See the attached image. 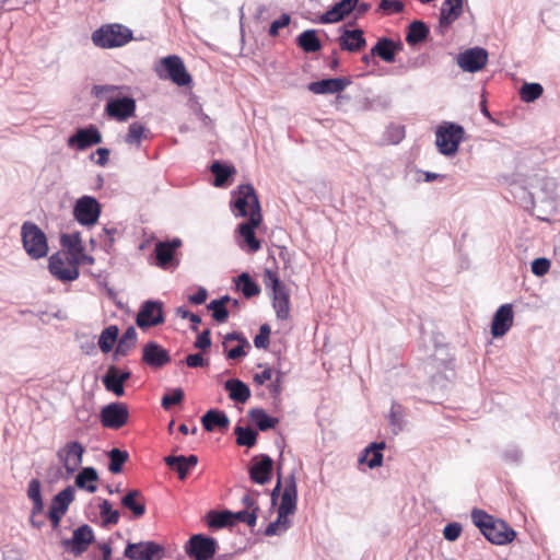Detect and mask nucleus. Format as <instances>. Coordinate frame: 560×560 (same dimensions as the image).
<instances>
[{
	"label": "nucleus",
	"instance_id": "34",
	"mask_svg": "<svg viewBox=\"0 0 560 560\" xmlns=\"http://www.w3.org/2000/svg\"><path fill=\"white\" fill-rule=\"evenodd\" d=\"M224 388L229 392L230 399L236 402L245 404L250 397L249 387L237 378L228 380L224 383Z\"/></svg>",
	"mask_w": 560,
	"mask_h": 560
},
{
	"label": "nucleus",
	"instance_id": "43",
	"mask_svg": "<svg viewBox=\"0 0 560 560\" xmlns=\"http://www.w3.org/2000/svg\"><path fill=\"white\" fill-rule=\"evenodd\" d=\"M296 43L305 52H316L322 48L315 30H306L301 33L296 38Z\"/></svg>",
	"mask_w": 560,
	"mask_h": 560
},
{
	"label": "nucleus",
	"instance_id": "61",
	"mask_svg": "<svg viewBox=\"0 0 560 560\" xmlns=\"http://www.w3.org/2000/svg\"><path fill=\"white\" fill-rule=\"evenodd\" d=\"M378 8L387 13H400L404 3L400 0H381Z\"/></svg>",
	"mask_w": 560,
	"mask_h": 560
},
{
	"label": "nucleus",
	"instance_id": "25",
	"mask_svg": "<svg viewBox=\"0 0 560 560\" xmlns=\"http://www.w3.org/2000/svg\"><path fill=\"white\" fill-rule=\"evenodd\" d=\"M339 31L340 36L338 37V43L342 50L354 52L365 47L366 40L362 30H348L347 27L341 26Z\"/></svg>",
	"mask_w": 560,
	"mask_h": 560
},
{
	"label": "nucleus",
	"instance_id": "4",
	"mask_svg": "<svg viewBox=\"0 0 560 560\" xmlns=\"http://www.w3.org/2000/svg\"><path fill=\"white\" fill-rule=\"evenodd\" d=\"M21 236L25 252L33 258L39 259L47 255L48 244L45 233L33 222L22 224Z\"/></svg>",
	"mask_w": 560,
	"mask_h": 560
},
{
	"label": "nucleus",
	"instance_id": "45",
	"mask_svg": "<svg viewBox=\"0 0 560 560\" xmlns=\"http://www.w3.org/2000/svg\"><path fill=\"white\" fill-rule=\"evenodd\" d=\"M150 130L142 124L136 121L129 125L125 142L130 145L140 147L142 139H147Z\"/></svg>",
	"mask_w": 560,
	"mask_h": 560
},
{
	"label": "nucleus",
	"instance_id": "51",
	"mask_svg": "<svg viewBox=\"0 0 560 560\" xmlns=\"http://www.w3.org/2000/svg\"><path fill=\"white\" fill-rule=\"evenodd\" d=\"M544 93L540 83H524L520 90L521 100L525 103H532L538 100Z\"/></svg>",
	"mask_w": 560,
	"mask_h": 560
},
{
	"label": "nucleus",
	"instance_id": "5",
	"mask_svg": "<svg viewBox=\"0 0 560 560\" xmlns=\"http://www.w3.org/2000/svg\"><path fill=\"white\" fill-rule=\"evenodd\" d=\"M155 72L161 79H168L178 86H185L191 82V75L186 70L182 58L176 55L161 59L155 66Z\"/></svg>",
	"mask_w": 560,
	"mask_h": 560
},
{
	"label": "nucleus",
	"instance_id": "56",
	"mask_svg": "<svg viewBox=\"0 0 560 560\" xmlns=\"http://www.w3.org/2000/svg\"><path fill=\"white\" fill-rule=\"evenodd\" d=\"M260 493L257 490H247L246 493L242 497V504L245 506L244 510H248L250 512H255L258 515L259 505L258 498Z\"/></svg>",
	"mask_w": 560,
	"mask_h": 560
},
{
	"label": "nucleus",
	"instance_id": "42",
	"mask_svg": "<svg viewBox=\"0 0 560 560\" xmlns=\"http://www.w3.org/2000/svg\"><path fill=\"white\" fill-rule=\"evenodd\" d=\"M430 31L427 24L422 21H413L410 23L408 27V33L406 35V42L415 46L427 39Z\"/></svg>",
	"mask_w": 560,
	"mask_h": 560
},
{
	"label": "nucleus",
	"instance_id": "35",
	"mask_svg": "<svg viewBox=\"0 0 560 560\" xmlns=\"http://www.w3.org/2000/svg\"><path fill=\"white\" fill-rule=\"evenodd\" d=\"M385 442H372L369 446L365 447L364 454L360 456V462L363 463L366 460V464L370 468H376L382 466L383 464V454L382 451L385 448Z\"/></svg>",
	"mask_w": 560,
	"mask_h": 560
},
{
	"label": "nucleus",
	"instance_id": "3",
	"mask_svg": "<svg viewBox=\"0 0 560 560\" xmlns=\"http://www.w3.org/2000/svg\"><path fill=\"white\" fill-rule=\"evenodd\" d=\"M465 135L464 128L455 122L444 121L435 131V144L443 155L452 156L458 151V145Z\"/></svg>",
	"mask_w": 560,
	"mask_h": 560
},
{
	"label": "nucleus",
	"instance_id": "16",
	"mask_svg": "<svg viewBox=\"0 0 560 560\" xmlns=\"http://www.w3.org/2000/svg\"><path fill=\"white\" fill-rule=\"evenodd\" d=\"M105 112L108 117L117 121H126L128 118L135 116L136 101L129 96L110 97L105 106Z\"/></svg>",
	"mask_w": 560,
	"mask_h": 560
},
{
	"label": "nucleus",
	"instance_id": "32",
	"mask_svg": "<svg viewBox=\"0 0 560 560\" xmlns=\"http://www.w3.org/2000/svg\"><path fill=\"white\" fill-rule=\"evenodd\" d=\"M74 493L72 486L66 487L52 498L48 512L65 515L74 500Z\"/></svg>",
	"mask_w": 560,
	"mask_h": 560
},
{
	"label": "nucleus",
	"instance_id": "9",
	"mask_svg": "<svg viewBox=\"0 0 560 560\" xmlns=\"http://www.w3.org/2000/svg\"><path fill=\"white\" fill-rule=\"evenodd\" d=\"M164 548L152 540L127 542L124 557L129 560H162Z\"/></svg>",
	"mask_w": 560,
	"mask_h": 560
},
{
	"label": "nucleus",
	"instance_id": "6",
	"mask_svg": "<svg viewBox=\"0 0 560 560\" xmlns=\"http://www.w3.org/2000/svg\"><path fill=\"white\" fill-rule=\"evenodd\" d=\"M49 272L59 281L70 282L78 279L80 271L77 259L67 253H56L49 257Z\"/></svg>",
	"mask_w": 560,
	"mask_h": 560
},
{
	"label": "nucleus",
	"instance_id": "40",
	"mask_svg": "<svg viewBox=\"0 0 560 560\" xmlns=\"http://www.w3.org/2000/svg\"><path fill=\"white\" fill-rule=\"evenodd\" d=\"M405 417H406L405 408L400 404L394 401L392 404V407H390V410H389V413L387 417L388 424L390 427L393 434H398L399 432H401L404 430L405 424H406Z\"/></svg>",
	"mask_w": 560,
	"mask_h": 560
},
{
	"label": "nucleus",
	"instance_id": "50",
	"mask_svg": "<svg viewBox=\"0 0 560 560\" xmlns=\"http://www.w3.org/2000/svg\"><path fill=\"white\" fill-rule=\"evenodd\" d=\"M109 465L108 470L113 474H119L122 470L124 464L128 460L129 454L119 448H112L108 452Z\"/></svg>",
	"mask_w": 560,
	"mask_h": 560
},
{
	"label": "nucleus",
	"instance_id": "2",
	"mask_svg": "<svg viewBox=\"0 0 560 560\" xmlns=\"http://www.w3.org/2000/svg\"><path fill=\"white\" fill-rule=\"evenodd\" d=\"M133 38L132 31L118 23L105 24L92 33V43L100 48L110 49L125 46Z\"/></svg>",
	"mask_w": 560,
	"mask_h": 560
},
{
	"label": "nucleus",
	"instance_id": "46",
	"mask_svg": "<svg viewBox=\"0 0 560 560\" xmlns=\"http://www.w3.org/2000/svg\"><path fill=\"white\" fill-rule=\"evenodd\" d=\"M231 301L229 295L221 296L220 299L212 300L207 308L212 312V317L218 323H224L229 317V311L225 306Z\"/></svg>",
	"mask_w": 560,
	"mask_h": 560
},
{
	"label": "nucleus",
	"instance_id": "11",
	"mask_svg": "<svg viewBox=\"0 0 560 560\" xmlns=\"http://www.w3.org/2000/svg\"><path fill=\"white\" fill-rule=\"evenodd\" d=\"M94 540V533L90 525L83 524L73 530L71 538L61 540L65 550L70 551L74 556L85 552Z\"/></svg>",
	"mask_w": 560,
	"mask_h": 560
},
{
	"label": "nucleus",
	"instance_id": "33",
	"mask_svg": "<svg viewBox=\"0 0 560 560\" xmlns=\"http://www.w3.org/2000/svg\"><path fill=\"white\" fill-rule=\"evenodd\" d=\"M121 505L132 512L135 518L145 513V504L141 492L137 489L129 490L121 499Z\"/></svg>",
	"mask_w": 560,
	"mask_h": 560
},
{
	"label": "nucleus",
	"instance_id": "18",
	"mask_svg": "<svg viewBox=\"0 0 560 560\" xmlns=\"http://www.w3.org/2000/svg\"><path fill=\"white\" fill-rule=\"evenodd\" d=\"M101 142L102 135L94 125H90L86 128H79L67 140V144L69 148H75L80 151L86 150L88 148L98 144Z\"/></svg>",
	"mask_w": 560,
	"mask_h": 560
},
{
	"label": "nucleus",
	"instance_id": "17",
	"mask_svg": "<svg viewBox=\"0 0 560 560\" xmlns=\"http://www.w3.org/2000/svg\"><path fill=\"white\" fill-rule=\"evenodd\" d=\"M163 304L158 301H145L136 318V323L140 328L158 326L164 323L162 311Z\"/></svg>",
	"mask_w": 560,
	"mask_h": 560
},
{
	"label": "nucleus",
	"instance_id": "28",
	"mask_svg": "<svg viewBox=\"0 0 560 560\" xmlns=\"http://www.w3.org/2000/svg\"><path fill=\"white\" fill-rule=\"evenodd\" d=\"M349 84L345 78H330L311 82L307 89L314 94H335L343 91Z\"/></svg>",
	"mask_w": 560,
	"mask_h": 560
},
{
	"label": "nucleus",
	"instance_id": "26",
	"mask_svg": "<svg viewBox=\"0 0 560 560\" xmlns=\"http://www.w3.org/2000/svg\"><path fill=\"white\" fill-rule=\"evenodd\" d=\"M131 376L130 371L120 372L116 366L112 365L108 368L106 374L103 376L102 381L105 388L108 392L114 393L116 396L120 397L125 394L124 383L129 380Z\"/></svg>",
	"mask_w": 560,
	"mask_h": 560
},
{
	"label": "nucleus",
	"instance_id": "14",
	"mask_svg": "<svg viewBox=\"0 0 560 560\" xmlns=\"http://www.w3.org/2000/svg\"><path fill=\"white\" fill-rule=\"evenodd\" d=\"M457 65L463 71L478 72L488 61V52L485 48L474 47L457 55Z\"/></svg>",
	"mask_w": 560,
	"mask_h": 560
},
{
	"label": "nucleus",
	"instance_id": "10",
	"mask_svg": "<svg viewBox=\"0 0 560 560\" xmlns=\"http://www.w3.org/2000/svg\"><path fill=\"white\" fill-rule=\"evenodd\" d=\"M101 215V205L92 196L80 197L73 207V217L84 226L94 225Z\"/></svg>",
	"mask_w": 560,
	"mask_h": 560
},
{
	"label": "nucleus",
	"instance_id": "8",
	"mask_svg": "<svg viewBox=\"0 0 560 560\" xmlns=\"http://www.w3.org/2000/svg\"><path fill=\"white\" fill-rule=\"evenodd\" d=\"M218 547V541L214 538L203 534H196L186 542L185 551L195 560H211Z\"/></svg>",
	"mask_w": 560,
	"mask_h": 560
},
{
	"label": "nucleus",
	"instance_id": "27",
	"mask_svg": "<svg viewBox=\"0 0 560 560\" xmlns=\"http://www.w3.org/2000/svg\"><path fill=\"white\" fill-rule=\"evenodd\" d=\"M358 2L359 0H340L330 10L322 14L317 22L320 24L337 23L350 14L357 8Z\"/></svg>",
	"mask_w": 560,
	"mask_h": 560
},
{
	"label": "nucleus",
	"instance_id": "24",
	"mask_svg": "<svg viewBox=\"0 0 560 560\" xmlns=\"http://www.w3.org/2000/svg\"><path fill=\"white\" fill-rule=\"evenodd\" d=\"M464 0H445L442 4L439 20V32L444 34L462 15Z\"/></svg>",
	"mask_w": 560,
	"mask_h": 560
},
{
	"label": "nucleus",
	"instance_id": "54",
	"mask_svg": "<svg viewBox=\"0 0 560 560\" xmlns=\"http://www.w3.org/2000/svg\"><path fill=\"white\" fill-rule=\"evenodd\" d=\"M100 514L105 525H115L119 521V512L113 510L112 503L108 500H103L100 504Z\"/></svg>",
	"mask_w": 560,
	"mask_h": 560
},
{
	"label": "nucleus",
	"instance_id": "22",
	"mask_svg": "<svg viewBox=\"0 0 560 560\" xmlns=\"http://www.w3.org/2000/svg\"><path fill=\"white\" fill-rule=\"evenodd\" d=\"M261 220V213L256 212L254 215H249L247 221L237 226V232L243 237L250 253H255L261 247L260 242L255 235V229L260 224Z\"/></svg>",
	"mask_w": 560,
	"mask_h": 560
},
{
	"label": "nucleus",
	"instance_id": "23",
	"mask_svg": "<svg viewBox=\"0 0 560 560\" xmlns=\"http://www.w3.org/2000/svg\"><path fill=\"white\" fill-rule=\"evenodd\" d=\"M513 308L511 304L501 305L493 315L491 334L494 338L504 336L513 325Z\"/></svg>",
	"mask_w": 560,
	"mask_h": 560
},
{
	"label": "nucleus",
	"instance_id": "41",
	"mask_svg": "<svg viewBox=\"0 0 560 560\" xmlns=\"http://www.w3.org/2000/svg\"><path fill=\"white\" fill-rule=\"evenodd\" d=\"M272 306L278 319L284 320L289 317L290 299L288 289L273 293Z\"/></svg>",
	"mask_w": 560,
	"mask_h": 560
},
{
	"label": "nucleus",
	"instance_id": "55",
	"mask_svg": "<svg viewBox=\"0 0 560 560\" xmlns=\"http://www.w3.org/2000/svg\"><path fill=\"white\" fill-rule=\"evenodd\" d=\"M60 243L63 247L68 248L70 252H74L81 254L83 252V246L81 242V237L79 233L74 234H62L60 237Z\"/></svg>",
	"mask_w": 560,
	"mask_h": 560
},
{
	"label": "nucleus",
	"instance_id": "64",
	"mask_svg": "<svg viewBox=\"0 0 560 560\" xmlns=\"http://www.w3.org/2000/svg\"><path fill=\"white\" fill-rule=\"evenodd\" d=\"M118 233V230L115 226H104L102 229V233L98 235L102 241H104L106 247H112L115 243V235Z\"/></svg>",
	"mask_w": 560,
	"mask_h": 560
},
{
	"label": "nucleus",
	"instance_id": "39",
	"mask_svg": "<svg viewBox=\"0 0 560 560\" xmlns=\"http://www.w3.org/2000/svg\"><path fill=\"white\" fill-rule=\"evenodd\" d=\"M248 416L252 421L255 422L257 428L265 432L267 430L273 429L278 423L279 419L275 417H270L267 412L261 408H254L248 411Z\"/></svg>",
	"mask_w": 560,
	"mask_h": 560
},
{
	"label": "nucleus",
	"instance_id": "62",
	"mask_svg": "<svg viewBox=\"0 0 560 560\" xmlns=\"http://www.w3.org/2000/svg\"><path fill=\"white\" fill-rule=\"evenodd\" d=\"M462 533V526L458 523H450L443 529L444 538L448 541H455Z\"/></svg>",
	"mask_w": 560,
	"mask_h": 560
},
{
	"label": "nucleus",
	"instance_id": "48",
	"mask_svg": "<svg viewBox=\"0 0 560 560\" xmlns=\"http://www.w3.org/2000/svg\"><path fill=\"white\" fill-rule=\"evenodd\" d=\"M118 327L115 325H110L106 327L98 339V347L104 353H108L116 342L118 338Z\"/></svg>",
	"mask_w": 560,
	"mask_h": 560
},
{
	"label": "nucleus",
	"instance_id": "7",
	"mask_svg": "<svg viewBox=\"0 0 560 560\" xmlns=\"http://www.w3.org/2000/svg\"><path fill=\"white\" fill-rule=\"evenodd\" d=\"M236 217L254 215L261 213L260 203L252 184H243L237 188L233 200Z\"/></svg>",
	"mask_w": 560,
	"mask_h": 560
},
{
	"label": "nucleus",
	"instance_id": "20",
	"mask_svg": "<svg viewBox=\"0 0 560 560\" xmlns=\"http://www.w3.org/2000/svg\"><path fill=\"white\" fill-rule=\"evenodd\" d=\"M171 361V355L166 349L156 343L149 341L142 349V362L150 368L160 369Z\"/></svg>",
	"mask_w": 560,
	"mask_h": 560
},
{
	"label": "nucleus",
	"instance_id": "58",
	"mask_svg": "<svg viewBox=\"0 0 560 560\" xmlns=\"http://www.w3.org/2000/svg\"><path fill=\"white\" fill-rule=\"evenodd\" d=\"M257 517L258 515L255 512H250L248 510L232 512L233 525L235 522H241L247 524L249 527H254L256 525Z\"/></svg>",
	"mask_w": 560,
	"mask_h": 560
},
{
	"label": "nucleus",
	"instance_id": "63",
	"mask_svg": "<svg viewBox=\"0 0 560 560\" xmlns=\"http://www.w3.org/2000/svg\"><path fill=\"white\" fill-rule=\"evenodd\" d=\"M291 18L289 14L283 13L278 20H275L269 27V35L277 36L279 30L290 24Z\"/></svg>",
	"mask_w": 560,
	"mask_h": 560
},
{
	"label": "nucleus",
	"instance_id": "15",
	"mask_svg": "<svg viewBox=\"0 0 560 560\" xmlns=\"http://www.w3.org/2000/svg\"><path fill=\"white\" fill-rule=\"evenodd\" d=\"M298 506V487L294 474H290L284 480V489L281 494V502L278 514L283 518L293 515Z\"/></svg>",
	"mask_w": 560,
	"mask_h": 560
},
{
	"label": "nucleus",
	"instance_id": "37",
	"mask_svg": "<svg viewBox=\"0 0 560 560\" xmlns=\"http://www.w3.org/2000/svg\"><path fill=\"white\" fill-rule=\"evenodd\" d=\"M207 525L211 529L224 528L233 526L232 511H214L211 510L206 515Z\"/></svg>",
	"mask_w": 560,
	"mask_h": 560
},
{
	"label": "nucleus",
	"instance_id": "47",
	"mask_svg": "<svg viewBox=\"0 0 560 560\" xmlns=\"http://www.w3.org/2000/svg\"><path fill=\"white\" fill-rule=\"evenodd\" d=\"M238 290L242 291L243 295L247 299L256 296L260 293L259 285L250 278L247 272H242L236 280Z\"/></svg>",
	"mask_w": 560,
	"mask_h": 560
},
{
	"label": "nucleus",
	"instance_id": "19",
	"mask_svg": "<svg viewBox=\"0 0 560 560\" xmlns=\"http://www.w3.org/2000/svg\"><path fill=\"white\" fill-rule=\"evenodd\" d=\"M273 469V460L269 455L260 454L252 459L249 478L258 485H266L270 481Z\"/></svg>",
	"mask_w": 560,
	"mask_h": 560
},
{
	"label": "nucleus",
	"instance_id": "13",
	"mask_svg": "<svg viewBox=\"0 0 560 560\" xmlns=\"http://www.w3.org/2000/svg\"><path fill=\"white\" fill-rule=\"evenodd\" d=\"M84 446L78 441H71L57 451V457L66 471L71 475L82 464Z\"/></svg>",
	"mask_w": 560,
	"mask_h": 560
},
{
	"label": "nucleus",
	"instance_id": "21",
	"mask_svg": "<svg viewBox=\"0 0 560 560\" xmlns=\"http://www.w3.org/2000/svg\"><path fill=\"white\" fill-rule=\"evenodd\" d=\"M180 245L179 238H173L171 242H158L154 248L156 265L163 269L176 267L178 264L175 262L174 255Z\"/></svg>",
	"mask_w": 560,
	"mask_h": 560
},
{
	"label": "nucleus",
	"instance_id": "57",
	"mask_svg": "<svg viewBox=\"0 0 560 560\" xmlns=\"http://www.w3.org/2000/svg\"><path fill=\"white\" fill-rule=\"evenodd\" d=\"M184 390L182 388H175L171 394H166L162 397L161 406L168 410L172 406L180 404L184 399Z\"/></svg>",
	"mask_w": 560,
	"mask_h": 560
},
{
	"label": "nucleus",
	"instance_id": "53",
	"mask_svg": "<svg viewBox=\"0 0 560 560\" xmlns=\"http://www.w3.org/2000/svg\"><path fill=\"white\" fill-rule=\"evenodd\" d=\"M541 182V195H539V192H532L533 202H535V199L540 201L555 199L556 182L552 178H544Z\"/></svg>",
	"mask_w": 560,
	"mask_h": 560
},
{
	"label": "nucleus",
	"instance_id": "30",
	"mask_svg": "<svg viewBox=\"0 0 560 560\" xmlns=\"http://www.w3.org/2000/svg\"><path fill=\"white\" fill-rule=\"evenodd\" d=\"M402 48L401 43H395L393 39L382 37L371 49V56H377L385 62H394L398 50Z\"/></svg>",
	"mask_w": 560,
	"mask_h": 560
},
{
	"label": "nucleus",
	"instance_id": "29",
	"mask_svg": "<svg viewBox=\"0 0 560 560\" xmlns=\"http://www.w3.org/2000/svg\"><path fill=\"white\" fill-rule=\"evenodd\" d=\"M165 464L173 470H175L180 480H184L189 470L198 464V457L196 455H170L164 458Z\"/></svg>",
	"mask_w": 560,
	"mask_h": 560
},
{
	"label": "nucleus",
	"instance_id": "52",
	"mask_svg": "<svg viewBox=\"0 0 560 560\" xmlns=\"http://www.w3.org/2000/svg\"><path fill=\"white\" fill-rule=\"evenodd\" d=\"M291 524L292 523L289 520V517L284 516L283 518H281L280 514H278L277 520L268 524L264 534L269 537L280 536L291 527Z\"/></svg>",
	"mask_w": 560,
	"mask_h": 560
},
{
	"label": "nucleus",
	"instance_id": "59",
	"mask_svg": "<svg viewBox=\"0 0 560 560\" xmlns=\"http://www.w3.org/2000/svg\"><path fill=\"white\" fill-rule=\"evenodd\" d=\"M549 268L550 261L545 257L536 258L532 262V272L537 277L545 276L549 271Z\"/></svg>",
	"mask_w": 560,
	"mask_h": 560
},
{
	"label": "nucleus",
	"instance_id": "44",
	"mask_svg": "<svg viewBox=\"0 0 560 560\" xmlns=\"http://www.w3.org/2000/svg\"><path fill=\"white\" fill-rule=\"evenodd\" d=\"M210 171L214 175L213 185L215 187H224L229 177L235 173L233 166L225 165L220 161H214L210 166Z\"/></svg>",
	"mask_w": 560,
	"mask_h": 560
},
{
	"label": "nucleus",
	"instance_id": "49",
	"mask_svg": "<svg viewBox=\"0 0 560 560\" xmlns=\"http://www.w3.org/2000/svg\"><path fill=\"white\" fill-rule=\"evenodd\" d=\"M236 435V443L240 446L253 447L257 442V432L250 427L237 425L234 429Z\"/></svg>",
	"mask_w": 560,
	"mask_h": 560
},
{
	"label": "nucleus",
	"instance_id": "60",
	"mask_svg": "<svg viewBox=\"0 0 560 560\" xmlns=\"http://www.w3.org/2000/svg\"><path fill=\"white\" fill-rule=\"evenodd\" d=\"M265 282H266L267 287H270L272 289V294L278 291H282V290L287 289V287L279 281V278L277 277V275L275 272H272L271 270H266Z\"/></svg>",
	"mask_w": 560,
	"mask_h": 560
},
{
	"label": "nucleus",
	"instance_id": "31",
	"mask_svg": "<svg viewBox=\"0 0 560 560\" xmlns=\"http://www.w3.org/2000/svg\"><path fill=\"white\" fill-rule=\"evenodd\" d=\"M201 423L208 432L213 431L215 428L224 431L229 428L230 420L224 411L210 409L202 416Z\"/></svg>",
	"mask_w": 560,
	"mask_h": 560
},
{
	"label": "nucleus",
	"instance_id": "38",
	"mask_svg": "<svg viewBox=\"0 0 560 560\" xmlns=\"http://www.w3.org/2000/svg\"><path fill=\"white\" fill-rule=\"evenodd\" d=\"M137 342V330L133 326H129L120 339L118 340L115 349V359L119 357H126L130 350L136 346Z\"/></svg>",
	"mask_w": 560,
	"mask_h": 560
},
{
	"label": "nucleus",
	"instance_id": "36",
	"mask_svg": "<svg viewBox=\"0 0 560 560\" xmlns=\"http://www.w3.org/2000/svg\"><path fill=\"white\" fill-rule=\"evenodd\" d=\"M97 479L98 475L95 468L84 467L75 476L74 483L78 488L86 490L90 493H94L97 490V487L94 485Z\"/></svg>",
	"mask_w": 560,
	"mask_h": 560
},
{
	"label": "nucleus",
	"instance_id": "12",
	"mask_svg": "<svg viewBox=\"0 0 560 560\" xmlns=\"http://www.w3.org/2000/svg\"><path fill=\"white\" fill-rule=\"evenodd\" d=\"M129 418V411L122 402H112L104 406L100 413L101 423L107 429H120Z\"/></svg>",
	"mask_w": 560,
	"mask_h": 560
},
{
	"label": "nucleus",
	"instance_id": "1",
	"mask_svg": "<svg viewBox=\"0 0 560 560\" xmlns=\"http://www.w3.org/2000/svg\"><path fill=\"white\" fill-rule=\"evenodd\" d=\"M471 517L482 535L494 545H505L515 538V532L505 522L493 518L485 511L475 509Z\"/></svg>",
	"mask_w": 560,
	"mask_h": 560
}]
</instances>
